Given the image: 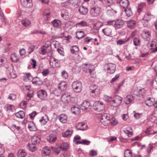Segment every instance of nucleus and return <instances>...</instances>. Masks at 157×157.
<instances>
[{"label": "nucleus", "instance_id": "obj_61", "mask_svg": "<svg viewBox=\"0 0 157 157\" xmlns=\"http://www.w3.org/2000/svg\"><path fill=\"white\" fill-rule=\"evenodd\" d=\"M16 98V95L13 94H10L7 98L12 100H14Z\"/></svg>", "mask_w": 157, "mask_h": 157}, {"label": "nucleus", "instance_id": "obj_29", "mask_svg": "<svg viewBox=\"0 0 157 157\" xmlns=\"http://www.w3.org/2000/svg\"><path fill=\"white\" fill-rule=\"evenodd\" d=\"M102 32L106 36H110L112 35V30L109 28H105L102 30Z\"/></svg>", "mask_w": 157, "mask_h": 157}, {"label": "nucleus", "instance_id": "obj_21", "mask_svg": "<svg viewBox=\"0 0 157 157\" xmlns=\"http://www.w3.org/2000/svg\"><path fill=\"white\" fill-rule=\"evenodd\" d=\"M51 23L53 27L56 28H60L62 24L61 21L57 19H54L51 21Z\"/></svg>", "mask_w": 157, "mask_h": 157}, {"label": "nucleus", "instance_id": "obj_43", "mask_svg": "<svg viewBox=\"0 0 157 157\" xmlns=\"http://www.w3.org/2000/svg\"><path fill=\"white\" fill-rule=\"evenodd\" d=\"M36 144H33V143L29 144L27 145V147L29 150L32 152H34L36 149Z\"/></svg>", "mask_w": 157, "mask_h": 157}, {"label": "nucleus", "instance_id": "obj_64", "mask_svg": "<svg viewBox=\"0 0 157 157\" xmlns=\"http://www.w3.org/2000/svg\"><path fill=\"white\" fill-rule=\"evenodd\" d=\"M22 11L20 10H18L16 14V17L17 18H21L22 16Z\"/></svg>", "mask_w": 157, "mask_h": 157}, {"label": "nucleus", "instance_id": "obj_28", "mask_svg": "<svg viewBox=\"0 0 157 157\" xmlns=\"http://www.w3.org/2000/svg\"><path fill=\"white\" fill-rule=\"evenodd\" d=\"M28 128L31 131H35L37 129L34 122L32 121L29 122L28 123Z\"/></svg>", "mask_w": 157, "mask_h": 157}, {"label": "nucleus", "instance_id": "obj_32", "mask_svg": "<svg viewBox=\"0 0 157 157\" xmlns=\"http://www.w3.org/2000/svg\"><path fill=\"white\" fill-rule=\"evenodd\" d=\"M127 26L129 29H133L135 28L136 24V22L134 20H130L127 22Z\"/></svg>", "mask_w": 157, "mask_h": 157}, {"label": "nucleus", "instance_id": "obj_60", "mask_svg": "<svg viewBox=\"0 0 157 157\" xmlns=\"http://www.w3.org/2000/svg\"><path fill=\"white\" fill-rule=\"evenodd\" d=\"M117 121L113 117H112L111 119L110 120L109 123H110L111 125H115L117 124Z\"/></svg>", "mask_w": 157, "mask_h": 157}, {"label": "nucleus", "instance_id": "obj_19", "mask_svg": "<svg viewBox=\"0 0 157 157\" xmlns=\"http://www.w3.org/2000/svg\"><path fill=\"white\" fill-rule=\"evenodd\" d=\"M61 16L65 20H68L69 18V13L68 10L66 9L61 10Z\"/></svg>", "mask_w": 157, "mask_h": 157}, {"label": "nucleus", "instance_id": "obj_26", "mask_svg": "<svg viewBox=\"0 0 157 157\" xmlns=\"http://www.w3.org/2000/svg\"><path fill=\"white\" fill-rule=\"evenodd\" d=\"M33 76L30 73H25L23 77V80L25 82H31Z\"/></svg>", "mask_w": 157, "mask_h": 157}, {"label": "nucleus", "instance_id": "obj_51", "mask_svg": "<svg viewBox=\"0 0 157 157\" xmlns=\"http://www.w3.org/2000/svg\"><path fill=\"white\" fill-rule=\"evenodd\" d=\"M87 25V22L84 21H82L80 22L76 23V26L77 27H82Z\"/></svg>", "mask_w": 157, "mask_h": 157}, {"label": "nucleus", "instance_id": "obj_56", "mask_svg": "<svg viewBox=\"0 0 157 157\" xmlns=\"http://www.w3.org/2000/svg\"><path fill=\"white\" fill-rule=\"evenodd\" d=\"M69 2L72 5L75 6L80 2V0H69Z\"/></svg>", "mask_w": 157, "mask_h": 157}, {"label": "nucleus", "instance_id": "obj_10", "mask_svg": "<svg viewBox=\"0 0 157 157\" xmlns=\"http://www.w3.org/2000/svg\"><path fill=\"white\" fill-rule=\"evenodd\" d=\"M153 17V16L148 13H146L145 14L144 17L146 19L144 18L142 20V23L143 25L144 26H147L148 25V21L150 20V19Z\"/></svg>", "mask_w": 157, "mask_h": 157}, {"label": "nucleus", "instance_id": "obj_17", "mask_svg": "<svg viewBox=\"0 0 157 157\" xmlns=\"http://www.w3.org/2000/svg\"><path fill=\"white\" fill-rule=\"evenodd\" d=\"M78 129L81 130H86L87 128V125L83 122H79L76 125Z\"/></svg>", "mask_w": 157, "mask_h": 157}, {"label": "nucleus", "instance_id": "obj_15", "mask_svg": "<svg viewBox=\"0 0 157 157\" xmlns=\"http://www.w3.org/2000/svg\"><path fill=\"white\" fill-rule=\"evenodd\" d=\"M144 89L141 88H137L136 89L134 94L135 95L139 96H143L145 92Z\"/></svg>", "mask_w": 157, "mask_h": 157}, {"label": "nucleus", "instance_id": "obj_54", "mask_svg": "<svg viewBox=\"0 0 157 157\" xmlns=\"http://www.w3.org/2000/svg\"><path fill=\"white\" fill-rule=\"evenodd\" d=\"M124 157H132V152L128 149L125 150L124 151Z\"/></svg>", "mask_w": 157, "mask_h": 157}, {"label": "nucleus", "instance_id": "obj_44", "mask_svg": "<svg viewBox=\"0 0 157 157\" xmlns=\"http://www.w3.org/2000/svg\"><path fill=\"white\" fill-rule=\"evenodd\" d=\"M76 143L77 144H82L85 145H89L90 143V141L86 139H83L82 141H76Z\"/></svg>", "mask_w": 157, "mask_h": 157}, {"label": "nucleus", "instance_id": "obj_53", "mask_svg": "<svg viewBox=\"0 0 157 157\" xmlns=\"http://www.w3.org/2000/svg\"><path fill=\"white\" fill-rule=\"evenodd\" d=\"M63 92V90L58 88H58L57 89L53 91V93L56 96H58L60 95Z\"/></svg>", "mask_w": 157, "mask_h": 157}, {"label": "nucleus", "instance_id": "obj_37", "mask_svg": "<svg viewBox=\"0 0 157 157\" xmlns=\"http://www.w3.org/2000/svg\"><path fill=\"white\" fill-rule=\"evenodd\" d=\"M50 148L52 150L53 152L56 155H58L62 150L60 146L56 147H51Z\"/></svg>", "mask_w": 157, "mask_h": 157}, {"label": "nucleus", "instance_id": "obj_24", "mask_svg": "<svg viewBox=\"0 0 157 157\" xmlns=\"http://www.w3.org/2000/svg\"><path fill=\"white\" fill-rule=\"evenodd\" d=\"M40 136L37 135H35L32 136L31 141L33 144H37L40 143Z\"/></svg>", "mask_w": 157, "mask_h": 157}, {"label": "nucleus", "instance_id": "obj_1", "mask_svg": "<svg viewBox=\"0 0 157 157\" xmlns=\"http://www.w3.org/2000/svg\"><path fill=\"white\" fill-rule=\"evenodd\" d=\"M103 98L107 102L110 103L112 106L114 107L120 105L123 100L122 97L118 95H115L113 97L104 95Z\"/></svg>", "mask_w": 157, "mask_h": 157}, {"label": "nucleus", "instance_id": "obj_63", "mask_svg": "<svg viewBox=\"0 0 157 157\" xmlns=\"http://www.w3.org/2000/svg\"><path fill=\"white\" fill-rule=\"evenodd\" d=\"M123 132L126 134V135L128 137H131L133 133L132 132H128L127 130H123Z\"/></svg>", "mask_w": 157, "mask_h": 157}, {"label": "nucleus", "instance_id": "obj_16", "mask_svg": "<svg viewBox=\"0 0 157 157\" xmlns=\"http://www.w3.org/2000/svg\"><path fill=\"white\" fill-rule=\"evenodd\" d=\"M117 3H119L120 6L123 9L127 8L129 5L128 0H117Z\"/></svg>", "mask_w": 157, "mask_h": 157}, {"label": "nucleus", "instance_id": "obj_8", "mask_svg": "<svg viewBox=\"0 0 157 157\" xmlns=\"http://www.w3.org/2000/svg\"><path fill=\"white\" fill-rule=\"evenodd\" d=\"M141 36L144 40L149 41L151 38V32L147 30H144L141 34Z\"/></svg>", "mask_w": 157, "mask_h": 157}, {"label": "nucleus", "instance_id": "obj_48", "mask_svg": "<svg viewBox=\"0 0 157 157\" xmlns=\"http://www.w3.org/2000/svg\"><path fill=\"white\" fill-rule=\"evenodd\" d=\"M102 24L100 21H98L94 24L93 26V29L96 30H98L102 26Z\"/></svg>", "mask_w": 157, "mask_h": 157}, {"label": "nucleus", "instance_id": "obj_5", "mask_svg": "<svg viewBox=\"0 0 157 157\" xmlns=\"http://www.w3.org/2000/svg\"><path fill=\"white\" fill-rule=\"evenodd\" d=\"M105 68L108 73L109 74H113L115 71L116 65L113 63H108L105 65Z\"/></svg>", "mask_w": 157, "mask_h": 157}, {"label": "nucleus", "instance_id": "obj_22", "mask_svg": "<svg viewBox=\"0 0 157 157\" xmlns=\"http://www.w3.org/2000/svg\"><path fill=\"white\" fill-rule=\"evenodd\" d=\"M21 4L24 7L29 8L32 6V0H21Z\"/></svg>", "mask_w": 157, "mask_h": 157}, {"label": "nucleus", "instance_id": "obj_6", "mask_svg": "<svg viewBox=\"0 0 157 157\" xmlns=\"http://www.w3.org/2000/svg\"><path fill=\"white\" fill-rule=\"evenodd\" d=\"M101 12L100 8L97 6H94L92 7L90 10L91 15L93 17H96L99 15Z\"/></svg>", "mask_w": 157, "mask_h": 157}, {"label": "nucleus", "instance_id": "obj_41", "mask_svg": "<svg viewBox=\"0 0 157 157\" xmlns=\"http://www.w3.org/2000/svg\"><path fill=\"white\" fill-rule=\"evenodd\" d=\"M44 18L45 21L48 20L50 17V13L48 10H45L43 13Z\"/></svg>", "mask_w": 157, "mask_h": 157}, {"label": "nucleus", "instance_id": "obj_34", "mask_svg": "<svg viewBox=\"0 0 157 157\" xmlns=\"http://www.w3.org/2000/svg\"><path fill=\"white\" fill-rule=\"evenodd\" d=\"M58 118L61 122L62 123H65L67 121V117L64 114H61L59 115Z\"/></svg>", "mask_w": 157, "mask_h": 157}, {"label": "nucleus", "instance_id": "obj_38", "mask_svg": "<svg viewBox=\"0 0 157 157\" xmlns=\"http://www.w3.org/2000/svg\"><path fill=\"white\" fill-rule=\"evenodd\" d=\"M73 130H68L63 133L62 136L64 137L71 136L73 133Z\"/></svg>", "mask_w": 157, "mask_h": 157}, {"label": "nucleus", "instance_id": "obj_20", "mask_svg": "<svg viewBox=\"0 0 157 157\" xmlns=\"http://www.w3.org/2000/svg\"><path fill=\"white\" fill-rule=\"evenodd\" d=\"M83 71H85L90 72L91 70H93L94 66L90 64L85 63L82 65Z\"/></svg>", "mask_w": 157, "mask_h": 157}, {"label": "nucleus", "instance_id": "obj_45", "mask_svg": "<svg viewBox=\"0 0 157 157\" xmlns=\"http://www.w3.org/2000/svg\"><path fill=\"white\" fill-rule=\"evenodd\" d=\"M32 82L33 83L37 85H40L42 83V82L40 80L39 78L37 76L35 78H33V77Z\"/></svg>", "mask_w": 157, "mask_h": 157}, {"label": "nucleus", "instance_id": "obj_40", "mask_svg": "<svg viewBox=\"0 0 157 157\" xmlns=\"http://www.w3.org/2000/svg\"><path fill=\"white\" fill-rule=\"evenodd\" d=\"M26 155L25 151L23 149L19 150L17 153V155L19 157H25Z\"/></svg>", "mask_w": 157, "mask_h": 157}, {"label": "nucleus", "instance_id": "obj_25", "mask_svg": "<svg viewBox=\"0 0 157 157\" xmlns=\"http://www.w3.org/2000/svg\"><path fill=\"white\" fill-rule=\"evenodd\" d=\"M134 100V97L131 95H128L124 98V102L127 105L129 104Z\"/></svg>", "mask_w": 157, "mask_h": 157}, {"label": "nucleus", "instance_id": "obj_39", "mask_svg": "<svg viewBox=\"0 0 157 157\" xmlns=\"http://www.w3.org/2000/svg\"><path fill=\"white\" fill-rule=\"evenodd\" d=\"M56 138L57 137L55 135L52 134L47 137V140L50 143H53L56 140Z\"/></svg>", "mask_w": 157, "mask_h": 157}, {"label": "nucleus", "instance_id": "obj_42", "mask_svg": "<svg viewBox=\"0 0 157 157\" xmlns=\"http://www.w3.org/2000/svg\"><path fill=\"white\" fill-rule=\"evenodd\" d=\"M15 116L17 118L22 119L25 116V113L22 111H20L15 113Z\"/></svg>", "mask_w": 157, "mask_h": 157}, {"label": "nucleus", "instance_id": "obj_13", "mask_svg": "<svg viewBox=\"0 0 157 157\" xmlns=\"http://www.w3.org/2000/svg\"><path fill=\"white\" fill-rule=\"evenodd\" d=\"M146 105L148 106H154L155 103V101L154 98L150 97L147 98L145 101Z\"/></svg>", "mask_w": 157, "mask_h": 157}, {"label": "nucleus", "instance_id": "obj_12", "mask_svg": "<svg viewBox=\"0 0 157 157\" xmlns=\"http://www.w3.org/2000/svg\"><path fill=\"white\" fill-rule=\"evenodd\" d=\"M52 61L50 62V65L53 68H57L59 67L60 60L53 58Z\"/></svg>", "mask_w": 157, "mask_h": 157}, {"label": "nucleus", "instance_id": "obj_7", "mask_svg": "<svg viewBox=\"0 0 157 157\" xmlns=\"http://www.w3.org/2000/svg\"><path fill=\"white\" fill-rule=\"evenodd\" d=\"M38 97L40 99L43 100H45L47 97V92L44 90H40L37 92Z\"/></svg>", "mask_w": 157, "mask_h": 157}, {"label": "nucleus", "instance_id": "obj_33", "mask_svg": "<svg viewBox=\"0 0 157 157\" xmlns=\"http://www.w3.org/2000/svg\"><path fill=\"white\" fill-rule=\"evenodd\" d=\"M58 87L63 91H64L67 88V84L64 81L62 82L59 83Z\"/></svg>", "mask_w": 157, "mask_h": 157}, {"label": "nucleus", "instance_id": "obj_27", "mask_svg": "<svg viewBox=\"0 0 157 157\" xmlns=\"http://www.w3.org/2000/svg\"><path fill=\"white\" fill-rule=\"evenodd\" d=\"M4 108L7 112L10 113L13 111L15 107L14 106L12 105L6 104L5 105Z\"/></svg>", "mask_w": 157, "mask_h": 157}, {"label": "nucleus", "instance_id": "obj_47", "mask_svg": "<svg viewBox=\"0 0 157 157\" xmlns=\"http://www.w3.org/2000/svg\"><path fill=\"white\" fill-rule=\"evenodd\" d=\"M85 35V33L83 31H79L77 32L76 34V37L78 39H80L83 37Z\"/></svg>", "mask_w": 157, "mask_h": 157}, {"label": "nucleus", "instance_id": "obj_52", "mask_svg": "<svg viewBox=\"0 0 157 157\" xmlns=\"http://www.w3.org/2000/svg\"><path fill=\"white\" fill-rule=\"evenodd\" d=\"M51 152L50 148L48 147H46L45 148H44L43 154L45 156L48 155Z\"/></svg>", "mask_w": 157, "mask_h": 157}, {"label": "nucleus", "instance_id": "obj_4", "mask_svg": "<svg viewBox=\"0 0 157 157\" xmlns=\"http://www.w3.org/2000/svg\"><path fill=\"white\" fill-rule=\"evenodd\" d=\"M72 87L74 91L76 92H80L82 90V83L79 81L74 82L72 84Z\"/></svg>", "mask_w": 157, "mask_h": 157}, {"label": "nucleus", "instance_id": "obj_46", "mask_svg": "<svg viewBox=\"0 0 157 157\" xmlns=\"http://www.w3.org/2000/svg\"><path fill=\"white\" fill-rule=\"evenodd\" d=\"M146 6V4L144 3L141 2L138 4V6L137 11L138 13H140L143 9Z\"/></svg>", "mask_w": 157, "mask_h": 157}, {"label": "nucleus", "instance_id": "obj_36", "mask_svg": "<svg viewBox=\"0 0 157 157\" xmlns=\"http://www.w3.org/2000/svg\"><path fill=\"white\" fill-rule=\"evenodd\" d=\"M10 59L13 62H17L19 60L18 56L14 53H13L11 54Z\"/></svg>", "mask_w": 157, "mask_h": 157}, {"label": "nucleus", "instance_id": "obj_9", "mask_svg": "<svg viewBox=\"0 0 157 157\" xmlns=\"http://www.w3.org/2000/svg\"><path fill=\"white\" fill-rule=\"evenodd\" d=\"M91 107V105L89 101H83L81 104L80 108L83 110H89Z\"/></svg>", "mask_w": 157, "mask_h": 157}, {"label": "nucleus", "instance_id": "obj_18", "mask_svg": "<svg viewBox=\"0 0 157 157\" xmlns=\"http://www.w3.org/2000/svg\"><path fill=\"white\" fill-rule=\"evenodd\" d=\"M70 96L69 94L66 93L62 95L61 100L63 103L66 104L70 101Z\"/></svg>", "mask_w": 157, "mask_h": 157}, {"label": "nucleus", "instance_id": "obj_23", "mask_svg": "<svg viewBox=\"0 0 157 157\" xmlns=\"http://www.w3.org/2000/svg\"><path fill=\"white\" fill-rule=\"evenodd\" d=\"M70 51L71 53L74 55L78 54L79 51L78 47L76 45H73L71 47Z\"/></svg>", "mask_w": 157, "mask_h": 157}, {"label": "nucleus", "instance_id": "obj_2", "mask_svg": "<svg viewBox=\"0 0 157 157\" xmlns=\"http://www.w3.org/2000/svg\"><path fill=\"white\" fill-rule=\"evenodd\" d=\"M101 124L105 126L107 125L110 122V115L108 113H104L102 115L100 119Z\"/></svg>", "mask_w": 157, "mask_h": 157}, {"label": "nucleus", "instance_id": "obj_57", "mask_svg": "<svg viewBox=\"0 0 157 157\" xmlns=\"http://www.w3.org/2000/svg\"><path fill=\"white\" fill-rule=\"evenodd\" d=\"M60 147L62 150H66L68 147V144L66 143H63Z\"/></svg>", "mask_w": 157, "mask_h": 157}, {"label": "nucleus", "instance_id": "obj_55", "mask_svg": "<svg viewBox=\"0 0 157 157\" xmlns=\"http://www.w3.org/2000/svg\"><path fill=\"white\" fill-rule=\"evenodd\" d=\"M124 12L128 17H130L132 14L131 10L130 8H127V7L124 10Z\"/></svg>", "mask_w": 157, "mask_h": 157}, {"label": "nucleus", "instance_id": "obj_50", "mask_svg": "<svg viewBox=\"0 0 157 157\" xmlns=\"http://www.w3.org/2000/svg\"><path fill=\"white\" fill-rule=\"evenodd\" d=\"M48 121V117L46 116L41 117V118L40 119L39 121L42 124H46Z\"/></svg>", "mask_w": 157, "mask_h": 157}, {"label": "nucleus", "instance_id": "obj_31", "mask_svg": "<svg viewBox=\"0 0 157 157\" xmlns=\"http://www.w3.org/2000/svg\"><path fill=\"white\" fill-rule=\"evenodd\" d=\"M156 43L155 41L151 40L149 42L147 46L149 49L153 50L154 48L156 47Z\"/></svg>", "mask_w": 157, "mask_h": 157}, {"label": "nucleus", "instance_id": "obj_30", "mask_svg": "<svg viewBox=\"0 0 157 157\" xmlns=\"http://www.w3.org/2000/svg\"><path fill=\"white\" fill-rule=\"evenodd\" d=\"M22 25L24 27H27L31 24V21L30 20L27 18H25L21 21Z\"/></svg>", "mask_w": 157, "mask_h": 157}, {"label": "nucleus", "instance_id": "obj_3", "mask_svg": "<svg viewBox=\"0 0 157 157\" xmlns=\"http://www.w3.org/2000/svg\"><path fill=\"white\" fill-rule=\"evenodd\" d=\"M93 107L95 110L98 112H100L104 110L105 106L102 102L96 101L94 103Z\"/></svg>", "mask_w": 157, "mask_h": 157}, {"label": "nucleus", "instance_id": "obj_11", "mask_svg": "<svg viewBox=\"0 0 157 157\" xmlns=\"http://www.w3.org/2000/svg\"><path fill=\"white\" fill-rule=\"evenodd\" d=\"M124 24V21L122 20H118L115 21L113 25V26L116 29L122 28Z\"/></svg>", "mask_w": 157, "mask_h": 157}, {"label": "nucleus", "instance_id": "obj_58", "mask_svg": "<svg viewBox=\"0 0 157 157\" xmlns=\"http://www.w3.org/2000/svg\"><path fill=\"white\" fill-rule=\"evenodd\" d=\"M35 47V46L33 45L30 46L28 48V53L29 54H30L32 52H33L34 50Z\"/></svg>", "mask_w": 157, "mask_h": 157}, {"label": "nucleus", "instance_id": "obj_59", "mask_svg": "<svg viewBox=\"0 0 157 157\" xmlns=\"http://www.w3.org/2000/svg\"><path fill=\"white\" fill-rule=\"evenodd\" d=\"M140 43V40L138 38H135L133 39V44L135 46L138 45Z\"/></svg>", "mask_w": 157, "mask_h": 157}, {"label": "nucleus", "instance_id": "obj_14", "mask_svg": "<svg viewBox=\"0 0 157 157\" xmlns=\"http://www.w3.org/2000/svg\"><path fill=\"white\" fill-rule=\"evenodd\" d=\"M90 90L92 94H94V95H97L100 93V90L99 89L94 85H91L90 88Z\"/></svg>", "mask_w": 157, "mask_h": 157}, {"label": "nucleus", "instance_id": "obj_35", "mask_svg": "<svg viewBox=\"0 0 157 157\" xmlns=\"http://www.w3.org/2000/svg\"><path fill=\"white\" fill-rule=\"evenodd\" d=\"M78 11L81 14L85 15L87 13L88 9L86 7L83 6H81L78 9Z\"/></svg>", "mask_w": 157, "mask_h": 157}, {"label": "nucleus", "instance_id": "obj_62", "mask_svg": "<svg viewBox=\"0 0 157 157\" xmlns=\"http://www.w3.org/2000/svg\"><path fill=\"white\" fill-rule=\"evenodd\" d=\"M27 102L26 101H22L20 104V106L21 108L24 109L26 106Z\"/></svg>", "mask_w": 157, "mask_h": 157}, {"label": "nucleus", "instance_id": "obj_49", "mask_svg": "<svg viewBox=\"0 0 157 157\" xmlns=\"http://www.w3.org/2000/svg\"><path fill=\"white\" fill-rule=\"evenodd\" d=\"M47 52V48L45 46H42L39 49V52L41 55H45Z\"/></svg>", "mask_w": 157, "mask_h": 157}]
</instances>
